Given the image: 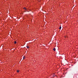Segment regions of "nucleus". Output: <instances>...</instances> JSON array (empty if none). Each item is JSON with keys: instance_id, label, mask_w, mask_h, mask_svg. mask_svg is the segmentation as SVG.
<instances>
[{"instance_id": "obj_1", "label": "nucleus", "mask_w": 78, "mask_h": 78, "mask_svg": "<svg viewBox=\"0 0 78 78\" xmlns=\"http://www.w3.org/2000/svg\"><path fill=\"white\" fill-rule=\"evenodd\" d=\"M53 50H54V51H56V49H55V48H53Z\"/></svg>"}, {"instance_id": "obj_2", "label": "nucleus", "mask_w": 78, "mask_h": 78, "mask_svg": "<svg viewBox=\"0 0 78 78\" xmlns=\"http://www.w3.org/2000/svg\"><path fill=\"white\" fill-rule=\"evenodd\" d=\"M65 38H67L68 37H67V36H65Z\"/></svg>"}, {"instance_id": "obj_3", "label": "nucleus", "mask_w": 78, "mask_h": 78, "mask_svg": "<svg viewBox=\"0 0 78 78\" xmlns=\"http://www.w3.org/2000/svg\"><path fill=\"white\" fill-rule=\"evenodd\" d=\"M27 48H29V47H28V46H27Z\"/></svg>"}, {"instance_id": "obj_4", "label": "nucleus", "mask_w": 78, "mask_h": 78, "mask_svg": "<svg viewBox=\"0 0 78 78\" xmlns=\"http://www.w3.org/2000/svg\"><path fill=\"white\" fill-rule=\"evenodd\" d=\"M23 8H24V9H25V10H27V9L25 8L24 7Z\"/></svg>"}, {"instance_id": "obj_5", "label": "nucleus", "mask_w": 78, "mask_h": 78, "mask_svg": "<svg viewBox=\"0 0 78 78\" xmlns=\"http://www.w3.org/2000/svg\"><path fill=\"white\" fill-rule=\"evenodd\" d=\"M59 29H61V27H60L59 28Z\"/></svg>"}, {"instance_id": "obj_6", "label": "nucleus", "mask_w": 78, "mask_h": 78, "mask_svg": "<svg viewBox=\"0 0 78 78\" xmlns=\"http://www.w3.org/2000/svg\"><path fill=\"white\" fill-rule=\"evenodd\" d=\"M16 41H15L14 42V44H16Z\"/></svg>"}, {"instance_id": "obj_7", "label": "nucleus", "mask_w": 78, "mask_h": 78, "mask_svg": "<svg viewBox=\"0 0 78 78\" xmlns=\"http://www.w3.org/2000/svg\"><path fill=\"white\" fill-rule=\"evenodd\" d=\"M17 72H19V70H17Z\"/></svg>"}, {"instance_id": "obj_8", "label": "nucleus", "mask_w": 78, "mask_h": 78, "mask_svg": "<svg viewBox=\"0 0 78 78\" xmlns=\"http://www.w3.org/2000/svg\"><path fill=\"white\" fill-rule=\"evenodd\" d=\"M23 59H25V56H24L23 57Z\"/></svg>"}, {"instance_id": "obj_9", "label": "nucleus", "mask_w": 78, "mask_h": 78, "mask_svg": "<svg viewBox=\"0 0 78 78\" xmlns=\"http://www.w3.org/2000/svg\"><path fill=\"white\" fill-rule=\"evenodd\" d=\"M27 12H29V11H27Z\"/></svg>"}, {"instance_id": "obj_10", "label": "nucleus", "mask_w": 78, "mask_h": 78, "mask_svg": "<svg viewBox=\"0 0 78 78\" xmlns=\"http://www.w3.org/2000/svg\"><path fill=\"white\" fill-rule=\"evenodd\" d=\"M77 22H78V20H77Z\"/></svg>"}]
</instances>
